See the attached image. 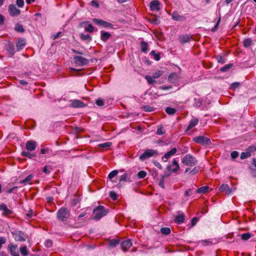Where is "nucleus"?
Masks as SVG:
<instances>
[{"instance_id": "nucleus-40", "label": "nucleus", "mask_w": 256, "mask_h": 256, "mask_svg": "<svg viewBox=\"0 0 256 256\" xmlns=\"http://www.w3.org/2000/svg\"><path fill=\"white\" fill-rule=\"evenodd\" d=\"M252 43V40L250 38H246L244 40V46L246 48L249 47Z\"/></svg>"}, {"instance_id": "nucleus-50", "label": "nucleus", "mask_w": 256, "mask_h": 256, "mask_svg": "<svg viewBox=\"0 0 256 256\" xmlns=\"http://www.w3.org/2000/svg\"><path fill=\"white\" fill-rule=\"evenodd\" d=\"M146 176V172L144 170L140 171L138 173V176L140 178H143Z\"/></svg>"}, {"instance_id": "nucleus-3", "label": "nucleus", "mask_w": 256, "mask_h": 256, "mask_svg": "<svg viewBox=\"0 0 256 256\" xmlns=\"http://www.w3.org/2000/svg\"><path fill=\"white\" fill-rule=\"evenodd\" d=\"M182 162L186 166H193L198 164V160L191 154H187L182 158Z\"/></svg>"}, {"instance_id": "nucleus-53", "label": "nucleus", "mask_w": 256, "mask_h": 256, "mask_svg": "<svg viewBox=\"0 0 256 256\" xmlns=\"http://www.w3.org/2000/svg\"><path fill=\"white\" fill-rule=\"evenodd\" d=\"M164 176H162L158 183L159 186L162 188H164Z\"/></svg>"}, {"instance_id": "nucleus-55", "label": "nucleus", "mask_w": 256, "mask_h": 256, "mask_svg": "<svg viewBox=\"0 0 256 256\" xmlns=\"http://www.w3.org/2000/svg\"><path fill=\"white\" fill-rule=\"evenodd\" d=\"M53 242L50 240H47L44 242V245L47 248H50L52 246Z\"/></svg>"}, {"instance_id": "nucleus-5", "label": "nucleus", "mask_w": 256, "mask_h": 256, "mask_svg": "<svg viewBox=\"0 0 256 256\" xmlns=\"http://www.w3.org/2000/svg\"><path fill=\"white\" fill-rule=\"evenodd\" d=\"M193 141L202 146L209 145L211 144L210 140L204 136H200L194 138Z\"/></svg>"}, {"instance_id": "nucleus-56", "label": "nucleus", "mask_w": 256, "mask_h": 256, "mask_svg": "<svg viewBox=\"0 0 256 256\" xmlns=\"http://www.w3.org/2000/svg\"><path fill=\"white\" fill-rule=\"evenodd\" d=\"M220 20H221V18H220V16L219 18H218V22H217L216 24L212 29V32H216L218 30L219 24H220Z\"/></svg>"}, {"instance_id": "nucleus-62", "label": "nucleus", "mask_w": 256, "mask_h": 256, "mask_svg": "<svg viewBox=\"0 0 256 256\" xmlns=\"http://www.w3.org/2000/svg\"><path fill=\"white\" fill-rule=\"evenodd\" d=\"M239 86H240V83L236 82L232 83L231 84L230 87H231L232 89L235 90L236 88H238Z\"/></svg>"}, {"instance_id": "nucleus-21", "label": "nucleus", "mask_w": 256, "mask_h": 256, "mask_svg": "<svg viewBox=\"0 0 256 256\" xmlns=\"http://www.w3.org/2000/svg\"><path fill=\"white\" fill-rule=\"evenodd\" d=\"M198 121L199 120L198 118H194V119L192 120L190 122L189 124L186 129V131L187 132L191 130L192 128L196 126L198 122Z\"/></svg>"}, {"instance_id": "nucleus-13", "label": "nucleus", "mask_w": 256, "mask_h": 256, "mask_svg": "<svg viewBox=\"0 0 256 256\" xmlns=\"http://www.w3.org/2000/svg\"><path fill=\"white\" fill-rule=\"evenodd\" d=\"M70 105L74 108H83L86 106L84 102L78 100H71Z\"/></svg>"}, {"instance_id": "nucleus-33", "label": "nucleus", "mask_w": 256, "mask_h": 256, "mask_svg": "<svg viewBox=\"0 0 256 256\" xmlns=\"http://www.w3.org/2000/svg\"><path fill=\"white\" fill-rule=\"evenodd\" d=\"M251 156L250 152H242L240 154V158L244 160L248 158Z\"/></svg>"}, {"instance_id": "nucleus-9", "label": "nucleus", "mask_w": 256, "mask_h": 256, "mask_svg": "<svg viewBox=\"0 0 256 256\" xmlns=\"http://www.w3.org/2000/svg\"><path fill=\"white\" fill-rule=\"evenodd\" d=\"M37 143L33 140H28L26 144V148L28 151L32 152L36 149Z\"/></svg>"}, {"instance_id": "nucleus-20", "label": "nucleus", "mask_w": 256, "mask_h": 256, "mask_svg": "<svg viewBox=\"0 0 256 256\" xmlns=\"http://www.w3.org/2000/svg\"><path fill=\"white\" fill-rule=\"evenodd\" d=\"M172 18L176 21H182L184 20V18L183 16H181L179 14L177 11H174L172 14Z\"/></svg>"}, {"instance_id": "nucleus-59", "label": "nucleus", "mask_w": 256, "mask_h": 256, "mask_svg": "<svg viewBox=\"0 0 256 256\" xmlns=\"http://www.w3.org/2000/svg\"><path fill=\"white\" fill-rule=\"evenodd\" d=\"M143 108L146 112H152L154 110V108H153L150 107V106H144Z\"/></svg>"}, {"instance_id": "nucleus-47", "label": "nucleus", "mask_w": 256, "mask_h": 256, "mask_svg": "<svg viewBox=\"0 0 256 256\" xmlns=\"http://www.w3.org/2000/svg\"><path fill=\"white\" fill-rule=\"evenodd\" d=\"M172 164L175 166V168H174V169H172V172H176L180 168V166H179V164L177 160H173V162H172Z\"/></svg>"}, {"instance_id": "nucleus-32", "label": "nucleus", "mask_w": 256, "mask_h": 256, "mask_svg": "<svg viewBox=\"0 0 256 256\" xmlns=\"http://www.w3.org/2000/svg\"><path fill=\"white\" fill-rule=\"evenodd\" d=\"M141 50L144 52H146L148 50V43L144 41H142L140 43Z\"/></svg>"}, {"instance_id": "nucleus-35", "label": "nucleus", "mask_w": 256, "mask_h": 256, "mask_svg": "<svg viewBox=\"0 0 256 256\" xmlns=\"http://www.w3.org/2000/svg\"><path fill=\"white\" fill-rule=\"evenodd\" d=\"M166 112L168 114L172 115L176 112V110L172 108L168 107L166 108Z\"/></svg>"}, {"instance_id": "nucleus-8", "label": "nucleus", "mask_w": 256, "mask_h": 256, "mask_svg": "<svg viewBox=\"0 0 256 256\" xmlns=\"http://www.w3.org/2000/svg\"><path fill=\"white\" fill-rule=\"evenodd\" d=\"M74 59L75 63L78 66H83L88 63V60L82 56H75Z\"/></svg>"}, {"instance_id": "nucleus-41", "label": "nucleus", "mask_w": 256, "mask_h": 256, "mask_svg": "<svg viewBox=\"0 0 256 256\" xmlns=\"http://www.w3.org/2000/svg\"><path fill=\"white\" fill-rule=\"evenodd\" d=\"M36 214H33L32 211V210H30L26 214L25 218L27 220H29L30 218H32L34 216H35Z\"/></svg>"}, {"instance_id": "nucleus-22", "label": "nucleus", "mask_w": 256, "mask_h": 256, "mask_svg": "<svg viewBox=\"0 0 256 256\" xmlns=\"http://www.w3.org/2000/svg\"><path fill=\"white\" fill-rule=\"evenodd\" d=\"M0 210H2L4 212V214L6 216H8L12 214V212L4 204H0Z\"/></svg>"}, {"instance_id": "nucleus-14", "label": "nucleus", "mask_w": 256, "mask_h": 256, "mask_svg": "<svg viewBox=\"0 0 256 256\" xmlns=\"http://www.w3.org/2000/svg\"><path fill=\"white\" fill-rule=\"evenodd\" d=\"M8 248L12 256H19V252L16 245L10 244L8 246Z\"/></svg>"}, {"instance_id": "nucleus-44", "label": "nucleus", "mask_w": 256, "mask_h": 256, "mask_svg": "<svg viewBox=\"0 0 256 256\" xmlns=\"http://www.w3.org/2000/svg\"><path fill=\"white\" fill-rule=\"evenodd\" d=\"M165 133V131L164 130V128L162 126H159L158 128L156 134L158 135H162Z\"/></svg>"}, {"instance_id": "nucleus-36", "label": "nucleus", "mask_w": 256, "mask_h": 256, "mask_svg": "<svg viewBox=\"0 0 256 256\" xmlns=\"http://www.w3.org/2000/svg\"><path fill=\"white\" fill-rule=\"evenodd\" d=\"M200 169V168L199 166H195L192 170L190 172L189 174L190 176H194L198 172Z\"/></svg>"}, {"instance_id": "nucleus-31", "label": "nucleus", "mask_w": 256, "mask_h": 256, "mask_svg": "<svg viewBox=\"0 0 256 256\" xmlns=\"http://www.w3.org/2000/svg\"><path fill=\"white\" fill-rule=\"evenodd\" d=\"M252 236V234L247 232L244 233L240 235V238L243 240H247Z\"/></svg>"}, {"instance_id": "nucleus-19", "label": "nucleus", "mask_w": 256, "mask_h": 256, "mask_svg": "<svg viewBox=\"0 0 256 256\" xmlns=\"http://www.w3.org/2000/svg\"><path fill=\"white\" fill-rule=\"evenodd\" d=\"M111 36L110 33L102 30L100 31V39L104 42H106Z\"/></svg>"}, {"instance_id": "nucleus-25", "label": "nucleus", "mask_w": 256, "mask_h": 256, "mask_svg": "<svg viewBox=\"0 0 256 256\" xmlns=\"http://www.w3.org/2000/svg\"><path fill=\"white\" fill-rule=\"evenodd\" d=\"M21 155L23 156H26L30 159H32L36 156V154L34 153H32L30 151H22Z\"/></svg>"}, {"instance_id": "nucleus-48", "label": "nucleus", "mask_w": 256, "mask_h": 256, "mask_svg": "<svg viewBox=\"0 0 256 256\" xmlns=\"http://www.w3.org/2000/svg\"><path fill=\"white\" fill-rule=\"evenodd\" d=\"M216 60L218 62L223 64L226 62V60L224 57L220 55H218L216 56Z\"/></svg>"}, {"instance_id": "nucleus-58", "label": "nucleus", "mask_w": 256, "mask_h": 256, "mask_svg": "<svg viewBox=\"0 0 256 256\" xmlns=\"http://www.w3.org/2000/svg\"><path fill=\"white\" fill-rule=\"evenodd\" d=\"M16 4L19 8H22L24 5V0H16Z\"/></svg>"}, {"instance_id": "nucleus-4", "label": "nucleus", "mask_w": 256, "mask_h": 256, "mask_svg": "<svg viewBox=\"0 0 256 256\" xmlns=\"http://www.w3.org/2000/svg\"><path fill=\"white\" fill-rule=\"evenodd\" d=\"M158 155L157 150L153 149H146L144 152L140 156V160L144 161L152 156H156Z\"/></svg>"}, {"instance_id": "nucleus-2", "label": "nucleus", "mask_w": 256, "mask_h": 256, "mask_svg": "<svg viewBox=\"0 0 256 256\" xmlns=\"http://www.w3.org/2000/svg\"><path fill=\"white\" fill-rule=\"evenodd\" d=\"M70 216V211L66 208H61L56 213V218L60 222H66Z\"/></svg>"}, {"instance_id": "nucleus-39", "label": "nucleus", "mask_w": 256, "mask_h": 256, "mask_svg": "<svg viewBox=\"0 0 256 256\" xmlns=\"http://www.w3.org/2000/svg\"><path fill=\"white\" fill-rule=\"evenodd\" d=\"M170 229L169 228L164 227L160 229V232L164 234H168L170 233Z\"/></svg>"}, {"instance_id": "nucleus-27", "label": "nucleus", "mask_w": 256, "mask_h": 256, "mask_svg": "<svg viewBox=\"0 0 256 256\" xmlns=\"http://www.w3.org/2000/svg\"><path fill=\"white\" fill-rule=\"evenodd\" d=\"M34 178L33 174H30L26 177V178L21 181H20V183L21 184H30V182L32 180V179Z\"/></svg>"}, {"instance_id": "nucleus-30", "label": "nucleus", "mask_w": 256, "mask_h": 256, "mask_svg": "<svg viewBox=\"0 0 256 256\" xmlns=\"http://www.w3.org/2000/svg\"><path fill=\"white\" fill-rule=\"evenodd\" d=\"M178 76L176 73H171L168 76V80L170 82H174V81L178 78Z\"/></svg>"}, {"instance_id": "nucleus-37", "label": "nucleus", "mask_w": 256, "mask_h": 256, "mask_svg": "<svg viewBox=\"0 0 256 256\" xmlns=\"http://www.w3.org/2000/svg\"><path fill=\"white\" fill-rule=\"evenodd\" d=\"M144 78L146 80H147L148 83L150 84H153L156 82V80H154V78L152 76H150L146 75L144 76Z\"/></svg>"}, {"instance_id": "nucleus-18", "label": "nucleus", "mask_w": 256, "mask_h": 256, "mask_svg": "<svg viewBox=\"0 0 256 256\" xmlns=\"http://www.w3.org/2000/svg\"><path fill=\"white\" fill-rule=\"evenodd\" d=\"M13 234H15L14 239L16 241L24 242L26 238L23 232H18L16 233H12Z\"/></svg>"}, {"instance_id": "nucleus-45", "label": "nucleus", "mask_w": 256, "mask_h": 256, "mask_svg": "<svg viewBox=\"0 0 256 256\" xmlns=\"http://www.w3.org/2000/svg\"><path fill=\"white\" fill-rule=\"evenodd\" d=\"M150 54L154 57V58L156 61H158L160 60V56L159 54H156L154 50H152L150 52Z\"/></svg>"}, {"instance_id": "nucleus-61", "label": "nucleus", "mask_w": 256, "mask_h": 256, "mask_svg": "<svg viewBox=\"0 0 256 256\" xmlns=\"http://www.w3.org/2000/svg\"><path fill=\"white\" fill-rule=\"evenodd\" d=\"M230 156L232 158H236L238 156V153L236 151H233L231 152Z\"/></svg>"}, {"instance_id": "nucleus-12", "label": "nucleus", "mask_w": 256, "mask_h": 256, "mask_svg": "<svg viewBox=\"0 0 256 256\" xmlns=\"http://www.w3.org/2000/svg\"><path fill=\"white\" fill-rule=\"evenodd\" d=\"M160 3L158 0H154L150 2V6L152 11H158L160 10Z\"/></svg>"}, {"instance_id": "nucleus-6", "label": "nucleus", "mask_w": 256, "mask_h": 256, "mask_svg": "<svg viewBox=\"0 0 256 256\" xmlns=\"http://www.w3.org/2000/svg\"><path fill=\"white\" fill-rule=\"evenodd\" d=\"M92 22L96 25L99 26H102V27L106 28H113V24L111 23L105 22L102 20L98 18H94Z\"/></svg>"}, {"instance_id": "nucleus-43", "label": "nucleus", "mask_w": 256, "mask_h": 256, "mask_svg": "<svg viewBox=\"0 0 256 256\" xmlns=\"http://www.w3.org/2000/svg\"><path fill=\"white\" fill-rule=\"evenodd\" d=\"M20 252L23 256H26L28 254L27 248L26 246H23L20 248Z\"/></svg>"}, {"instance_id": "nucleus-11", "label": "nucleus", "mask_w": 256, "mask_h": 256, "mask_svg": "<svg viewBox=\"0 0 256 256\" xmlns=\"http://www.w3.org/2000/svg\"><path fill=\"white\" fill-rule=\"evenodd\" d=\"M6 50L10 56H12L15 53V48L14 44L10 42H8L6 44Z\"/></svg>"}, {"instance_id": "nucleus-60", "label": "nucleus", "mask_w": 256, "mask_h": 256, "mask_svg": "<svg viewBox=\"0 0 256 256\" xmlns=\"http://www.w3.org/2000/svg\"><path fill=\"white\" fill-rule=\"evenodd\" d=\"M6 238L2 236H0V250L2 247V245L6 242Z\"/></svg>"}, {"instance_id": "nucleus-52", "label": "nucleus", "mask_w": 256, "mask_h": 256, "mask_svg": "<svg viewBox=\"0 0 256 256\" xmlns=\"http://www.w3.org/2000/svg\"><path fill=\"white\" fill-rule=\"evenodd\" d=\"M118 173V170H112V172H111L108 176V178H110V179H112V178H114Z\"/></svg>"}, {"instance_id": "nucleus-49", "label": "nucleus", "mask_w": 256, "mask_h": 256, "mask_svg": "<svg viewBox=\"0 0 256 256\" xmlns=\"http://www.w3.org/2000/svg\"><path fill=\"white\" fill-rule=\"evenodd\" d=\"M52 168L50 166H45L43 168L42 172L46 174H48L52 170Z\"/></svg>"}, {"instance_id": "nucleus-24", "label": "nucleus", "mask_w": 256, "mask_h": 256, "mask_svg": "<svg viewBox=\"0 0 256 256\" xmlns=\"http://www.w3.org/2000/svg\"><path fill=\"white\" fill-rule=\"evenodd\" d=\"M219 190L220 192H225L226 194H228L231 192V190H230L228 184H223L221 185L219 188Z\"/></svg>"}, {"instance_id": "nucleus-51", "label": "nucleus", "mask_w": 256, "mask_h": 256, "mask_svg": "<svg viewBox=\"0 0 256 256\" xmlns=\"http://www.w3.org/2000/svg\"><path fill=\"white\" fill-rule=\"evenodd\" d=\"M84 30L86 32H92L94 31V28L92 24H88V26L85 28Z\"/></svg>"}, {"instance_id": "nucleus-16", "label": "nucleus", "mask_w": 256, "mask_h": 256, "mask_svg": "<svg viewBox=\"0 0 256 256\" xmlns=\"http://www.w3.org/2000/svg\"><path fill=\"white\" fill-rule=\"evenodd\" d=\"M120 245L122 251L126 252L132 246V242L130 240H127L123 241Z\"/></svg>"}, {"instance_id": "nucleus-34", "label": "nucleus", "mask_w": 256, "mask_h": 256, "mask_svg": "<svg viewBox=\"0 0 256 256\" xmlns=\"http://www.w3.org/2000/svg\"><path fill=\"white\" fill-rule=\"evenodd\" d=\"M14 30L18 32H24V30L23 28L22 25L18 23L16 24V25Z\"/></svg>"}, {"instance_id": "nucleus-57", "label": "nucleus", "mask_w": 256, "mask_h": 256, "mask_svg": "<svg viewBox=\"0 0 256 256\" xmlns=\"http://www.w3.org/2000/svg\"><path fill=\"white\" fill-rule=\"evenodd\" d=\"M97 106H102L104 105V102L102 98H98L96 100V102Z\"/></svg>"}, {"instance_id": "nucleus-17", "label": "nucleus", "mask_w": 256, "mask_h": 256, "mask_svg": "<svg viewBox=\"0 0 256 256\" xmlns=\"http://www.w3.org/2000/svg\"><path fill=\"white\" fill-rule=\"evenodd\" d=\"M185 220V216L184 214L182 212H178V214L177 215L176 218L174 221L176 223L178 224H182L184 222Z\"/></svg>"}, {"instance_id": "nucleus-46", "label": "nucleus", "mask_w": 256, "mask_h": 256, "mask_svg": "<svg viewBox=\"0 0 256 256\" xmlns=\"http://www.w3.org/2000/svg\"><path fill=\"white\" fill-rule=\"evenodd\" d=\"M112 145V142H106L104 144H98V146L101 148H106Z\"/></svg>"}, {"instance_id": "nucleus-7", "label": "nucleus", "mask_w": 256, "mask_h": 256, "mask_svg": "<svg viewBox=\"0 0 256 256\" xmlns=\"http://www.w3.org/2000/svg\"><path fill=\"white\" fill-rule=\"evenodd\" d=\"M8 12L12 16H18L20 14V10L16 8L14 4H11L8 6Z\"/></svg>"}, {"instance_id": "nucleus-10", "label": "nucleus", "mask_w": 256, "mask_h": 256, "mask_svg": "<svg viewBox=\"0 0 256 256\" xmlns=\"http://www.w3.org/2000/svg\"><path fill=\"white\" fill-rule=\"evenodd\" d=\"M177 152V149L176 148H172L170 150L166 152L162 156V160L164 162H166L170 158L174 156Z\"/></svg>"}, {"instance_id": "nucleus-15", "label": "nucleus", "mask_w": 256, "mask_h": 256, "mask_svg": "<svg viewBox=\"0 0 256 256\" xmlns=\"http://www.w3.org/2000/svg\"><path fill=\"white\" fill-rule=\"evenodd\" d=\"M26 45V40L24 38H20L16 42V47L18 51L22 50Z\"/></svg>"}, {"instance_id": "nucleus-63", "label": "nucleus", "mask_w": 256, "mask_h": 256, "mask_svg": "<svg viewBox=\"0 0 256 256\" xmlns=\"http://www.w3.org/2000/svg\"><path fill=\"white\" fill-rule=\"evenodd\" d=\"M61 34H62V32H58L56 34H52V40H54L58 38L60 36V35H61Z\"/></svg>"}, {"instance_id": "nucleus-42", "label": "nucleus", "mask_w": 256, "mask_h": 256, "mask_svg": "<svg viewBox=\"0 0 256 256\" xmlns=\"http://www.w3.org/2000/svg\"><path fill=\"white\" fill-rule=\"evenodd\" d=\"M232 66V64H228L225 65L220 70L222 72H227L229 69H230Z\"/></svg>"}, {"instance_id": "nucleus-26", "label": "nucleus", "mask_w": 256, "mask_h": 256, "mask_svg": "<svg viewBox=\"0 0 256 256\" xmlns=\"http://www.w3.org/2000/svg\"><path fill=\"white\" fill-rule=\"evenodd\" d=\"M80 39L86 42H89L92 40V37L89 34H82L80 36Z\"/></svg>"}, {"instance_id": "nucleus-64", "label": "nucleus", "mask_w": 256, "mask_h": 256, "mask_svg": "<svg viewBox=\"0 0 256 256\" xmlns=\"http://www.w3.org/2000/svg\"><path fill=\"white\" fill-rule=\"evenodd\" d=\"M194 101H195V102H194V106H196V107H200L202 104V102L200 100H197L196 98H194Z\"/></svg>"}, {"instance_id": "nucleus-38", "label": "nucleus", "mask_w": 256, "mask_h": 256, "mask_svg": "<svg viewBox=\"0 0 256 256\" xmlns=\"http://www.w3.org/2000/svg\"><path fill=\"white\" fill-rule=\"evenodd\" d=\"M163 74V72L160 70L152 74V76L154 78H158L162 76Z\"/></svg>"}, {"instance_id": "nucleus-29", "label": "nucleus", "mask_w": 256, "mask_h": 256, "mask_svg": "<svg viewBox=\"0 0 256 256\" xmlns=\"http://www.w3.org/2000/svg\"><path fill=\"white\" fill-rule=\"evenodd\" d=\"M119 240L116 239H112L109 240L108 244L110 247L114 248L119 244Z\"/></svg>"}, {"instance_id": "nucleus-23", "label": "nucleus", "mask_w": 256, "mask_h": 256, "mask_svg": "<svg viewBox=\"0 0 256 256\" xmlns=\"http://www.w3.org/2000/svg\"><path fill=\"white\" fill-rule=\"evenodd\" d=\"M190 36L188 34L181 35L178 38V40L181 44H185L190 40Z\"/></svg>"}, {"instance_id": "nucleus-1", "label": "nucleus", "mask_w": 256, "mask_h": 256, "mask_svg": "<svg viewBox=\"0 0 256 256\" xmlns=\"http://www.w3.org/2000/svg\"><path fill=\"white\" fill-rule=\"evenodd\" d=\"M108 212V209H106L102 206H98L94 210V219L99 220L102 217L106 216Z\"/></svg>"}, {"instance_id": "nucleus-54", "label": "nucleus", "mask_w": 256, "mask_h": 256, "mask_svg": "<svg viewBox=\"0 0 256 256\" xmlns=\"http://www.w3.org/2000/svg\"><path fill=\"white\" fill-rule=\"evenodd\" d=\"M110 196L113 200H116L118 198L116 193L114 191H112L110 192Z\"/></svg>"}, {"instance_id": "nucleus-28", "label": "nucleus", "mask_w": 256, "mask_h": 256, "mask_svg": "<svg viewBox=\"0 0 256 256\" xmlns=\"http://www.w3.org/2000/svg\"><path fill=\"white\" fill-rule=\"evenodd\" d=\"M209 187L208 186H204L196 190V192L198 194H205L208 192Z\"/></svg>"}]
</instances>
